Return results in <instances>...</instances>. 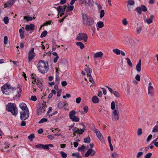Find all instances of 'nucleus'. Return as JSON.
I'll return each instance as SVG.
<instances>
[{
    "instance_id": "obj_58",
    "label": "nucleus",
    "mask_w": 158,
    "mask_h": 158,
    "mask_svg": "<svg viewBox=\"0 0 158 158\" xmlns=\"http://www.w3.org/2000/svg\"><path fill=\"white\" fill-rule=\"evenodd\" d=\"M30 100L34 101H35L37 100V98L35 96H32Z\"/></svg>"
},
{
    "instance_id": "obj_15",
    "label": "nucleus",
    "mask_w": 158,
    "mask_h": 158,
    "mask_svg": "<svg viewBox=\"0 0 158 158\" xmlns=\"http://www.w3.org/2000/svg\"><path fill=\"white\" fill-rule=\"evenodd\" d=\"M25 29L27 31L30 30L34 31L35 29V25L32 24H31L30 25H26L25 26Z\"/></svg>"
},
{
    "instance_id": "obj_28",
    "label": "nucleus",
    "mask_w": 158,
    "mask_h": 158,
    "mask_svg": "<svg viewBox=\"0 0 158 158\" xmlns=\"http://www.w3.org/2000/svg\"><path fill=\"white\" fill-rule=\"evenodd\" d=\"M96 135L97 137L99 139L100 141H102L103 139V137L102 135L100 133V131L98 132V133L96 134Z\"/></svg>"
},
{
    "instance_id": "obj_40",
    "label": "nucleus",
    "mask_w": 158,
    "mask_h": 158,
    "mask_svg": "<svg viewBox=\"0 0 158 158\" xmlns=\"http://www.w3.org/2000/svg\"><path fill=\"white\" fill-rule=\"evenodd\" d=\"M142 134V129L141 128H139L137 131V134L138 136L141 135Z\"/></svg>"
},
{
    "instance_id": "obj_24",
    "label": "nucleus",
    "mask_w": 158,
    "mask_h": 158,
    "mask_svg": "<svg viewBox=\"0 0 158 158\" xmlns=\"http://www.w3.org/2000/svg\"><path fill=\"white\" fill-rule=\"evenodd\" d=\"M142 30V26H138L136 28V32L137 34H139L141 33Z\"/></svg>"
},
{
    "instance_id": "obj_52",
    "label": "nucleus",
    "mask_w": 158,
    "mask_h": 158,
    "mask_svg": "<svg viewBox=\"0 0 158 158\" xmlns=\"http://www.w3.org/2000/svg\"><path fill=\"white\" fill-rule=\"evenodd\" d=\"M122 23L124 25H126L128 23L127 21V19H123L122 20Z\"/></svg>"
},
{
    "instance_id": "obj_33",
    "label": "nucleus",
    "mask_w": 158,
    "mask_h": 158,
    "mask_svg": "<svg viewBox=\"0 0 158 158\" xmlns=\"http://www.w3.org/2000/svg\"><path fill=\"white\" fill-rule=\"evenodd\" d=\"M84 142L86 143H89L90 142V138L89 136L85 138L84 140Z\"/></svg>"
},
{
    "instance_id": "obj_55",
    "label": "nucleus",
    "mask_w": 158,
    "mask_h": 158,
    "mask_svg": "<svg viewBox=\"0 0 158 158\" xmlns=\"http://www.w3.org/2000/svg\"><path fill=\"white\" fill-rule=\"evenodd\" d=\"M135 79L136 80L138 81H140V76L139 74H137L135 77Z\"/></svg>"
},
{
    "instance_id": "obj_47",
    "label": "nucleus",
    "mask_w": 158,
    "mask_h": 158,
    "mask_svg": "<svg viewBox=\"0 0 158 158\" xmlns=\"http://www.w3.org/2000/svg\"><path fill=\"white\" fill-rule=\"evenodd\" d=\"M115 105L114 102L113 101L111 103V108L112 110H114L115 109Z\"/></svg>"
},
{
    "instance_id": "obj_6",
    "label": "nucleus",
    "mask_w": 158,
    "mask_h": 158,
    "mask_svg": "<svg viewBox=\"0 0 158 158\" xmlns=\"http://www.w3.org/2000/svg\"><path fill=\"white\" fill-rule=\"evenodd\" d=\"M75 111L73 110L71 111L69 114V118L72 121L78 122L79 121V118L77 116H75Z\"/></svg>"
},
{
    "instance_id": "obj_43",
    "label": "nucleus",
    "mask_w": 158,
    "mask_h": 158,
    "mask_svg": "<svg viewBox=\"0 0 158 158\" xmlns=\"http://www.w3.org/2000/svg\"><path fill=\"white\" fill-rule=\"evenodd\" d=\"M88 76L89 77V81L91 82L93 85H94V84H95V83L94 80H93L91 75H89V76Z\"/></svg>"
},
{
    "instance_id": "obj_50",
    "label": "nucleus",
    "mask_w": 158,
    "mask_h": 158,
    "mask_svg": "<svg viewBox=\"0 0 158 158\" xmlns=\"http://www.w3.org/2000/svg\"><path fill=\"white\" fill-rule=\"evenodd\" d=\"M35 137V136L34 134H31L28 137V139L31 141L32 140V139Z\"/></svg>"
},
{
    "instance_id": "obj_23",
    "label": "nucleus",
    "mask_w": 158,
    "mask_h": 158,
    "mask_svg": "<svg viewBox=\"0 0 158 158\" xmlns=\"http://www.w3.org/2000/svg\"><path fill=\"white\" fill-rule=\"evenodd\" d=\"M85 70L86 71L87 75L88 76H89V75H91V73L92 72V69H91L89 67L87 66V67L85 69Z\"/></svg>"
},
{
    "instance_id": "obj_13",
    "label": "nucleus",
    "mask_w": 158,
    "mask_h": 158,
    "mask_svg": "<svg viewBox=\"0 0 158 158\" xmlns=\"http://www.w3.org/2000/svg\"><path fill=\"white\" fill-rule=\"evenodd\" d=\"M95 151L92 149H89L85 154L86 157H88L90 155L91 156H93L95 153Z\"/></svg>"
},
{
    "instance_id": "obj_21",
    "label": "nucleus",
    "mask_w": 158,
    "mask_h": 158,
    "mask_svg": "<svg viewBox=\"0 0 158 158\" xmlns=\"http://www.w3.org/2000/svg\"><path fill=\"white\" fill-rule=\"evenodd\" d=\"M18 88L19 89V91L18 92L17 94L16 95V97L19 98L21 95L20 93L22 91V86L20 85H19L18 86Z\"/></svg>"
},
{
    "instance_id": "obj_64",
    "label": "nucleus",
    "mask_w": 158,
    "mask_h": 158,
    "mask_svg": "<svg viewBox=\"0 0 158 158\" xmlns=\"http://www.w3.org/2000/svg\"><path fill=\"white\" fill-rule=\"evenodd\" d=\"M48 144L47 145H44L43 144V146L42 147V148H44L46 149H49V148L48 146Z\"/></svg>"
},
{
    "instance_id": "obj_61",
    "label": "nucleus",
    "mask_w": 158,
    "mask_h": 158,
    "mask_svg": "<svg viewBox=\"0 0 158 158\" xmlns=\"http://www.w3.org/2000/svg\"><path fill=\"white\" fill-rule=\"evenodd\" d=\"M72 131L73 134L77 133V128L76 127H73V129Z\"/></svg>"
},
{
    "instance_id": "obj_5",
    "label": "nucleus",
    "mask_w": 158,
    "mask_h": 158,
    "mask_svg": "<svg viewBox=\"0 0 158 158\" xmlns=\"http://www.w3.org/2000/svg\"><path fill=\"white\" fill-rule=\"evenodd\" d=\"M20 118L21 120H24L29 117V113L28 109L20 112Z\"/></svg>"
},
{
    "instance_id": "obj_17",
    "label": "nucleus",
    "mask_w": 158,
    "mask_h": 158,
    "mask_svg": "<svg viewBox=\"0 0 158 158\" xmlns=\"http://www.w3.org/2000/svg\"><path fill=\"white\" fill-rule=\"evenodd\" d=\"M14 3L13 1L10 0L6 2L4 4V6L5 8L6 7H10Z\"/></svg>"
},
{
    "instance_id": "obj_41",
    "label": "nucleus",
    "mask_w": 158,
    "mask_h": 158,
    "mask_svg": "<svg viewBox=\"0 0 158 158\" xmlns=\"http://www.w3.org/2000/svg\"><path fill=\"white\" fill-rule=\"evenodd\" d=\"M98 26L99 28H102L104 26L103 22L102 21L99 22L98 23Z\"/></svg>"
},
{
    "instance_id": "obj_46",
    "label": "nucleus",
    "mask_w": 158,
    "mask_h": 158,
    "mask_svg": "<svg viewBox=\"0 0 158 158\" xmlns=\"http://www.w3.org/2000/svg\"><path fill=\"white\" fill-rule=\"evenodd\" d=\"M141 65L138 64H137L136 65V70L138 72H139L141 71Z\"/></svg>"
},
{
    "instance_id": "obj_60",
    "label": "nucleus",
    "mask_w": 158,
    "mask_h": 158,
    "mask_svg": "<svg viewBox=\"0 0 158 158\" xmlns=\"http://www.w3.org/2000/svg\"><path fill=\"white\" fill-rule=\"evenodd\" d=\"M60 81V78L58 75H56V81L58 83Z\"/></svg>"
},
{
    "instance_id": "obj_30",
    "label": "nucleus",
    "mask_w": 158,
    "mask_h": 158,
    "mask_svg": "<svg viewBox=\"0 0 158 158\" xmlns=\"http://www.w3.org/2000/svg\"><path fill=\"white\" fill-rule=\"evenodd\" d=\"M152 132L158 133V125H156L153 127Z\"/></svg>"
},
{
    "instance_id": "obj_32",
    "label": "nucleus",
    "mask_w": 158,
    "mask_h": 158,
    "mask_svg": "<svg viewBox=\"0 0 158 158\" xmlns=\"http://www.w3.org/2000/svg\"><path fill=\"white\" fill-rule=\"evenodd\" d=\"M125 59L127 60V62L128 65L131 67L132 66V64L131 61L130 59L129 58H126Z\"/></svg>"
},
{
    "instance_id": "obj_3",
    "label": "nucleus",
    "mask_w": 158,
    "mask_h": 158,
    "mask_svg": "<svg viewBox=\"0 0 158 158\" xmlns=\"http://www.w3.org/2000/svg\"><path fill=\"white\" fill-rule=\"evenodd\" d=\"M6 110L11 112L14 115L16 116L18 113V109L14 104L9 103L6 106Z\"/></svg>"
},
{
    "instance_id": "obj_11",
    "label": "nucleus",
    "mask_w": 158,
    "mask_h": 158,
    "mask_svg": "<svg viewBox=\"0 0 158 158\" xmlns=\"http://www.w3.org/2000/svg\"><path fill=\"white\" fill-rule=\"evenodd\" d=\"M137 12L139 15L142 13V11L143 12H146L147 9L146 7L144 5H142L141 6L137 7L136 8Z\"/></svg>"
},
{
    "instance_id": "obj_2",
    "label": "nucleus",
    "mask_w": 158,
    "mask_h": 158,
    "mask_svg": "<svg viewBox=\"0 0 158 158\" xmlns=\"http://www.w3.org/2000/svg\"><path fill=\"white\" fill-rule=\"evenodd\" d=\"M83 22L85 25L91 26L94 23V20L93 18L88 17L86 14H83L82 15Z\"/></svg>"
},
{
    "instance_id": "obj_8",
    "label": "nucleus",
    "mask_w": 158,
    "mask_h": 158,
    "mask_svg": "<svg viewBox=\"0 0 158 158\" xmlns=\"http://www.w3.org/2000/svg\"><path fill=\"white\" fill-rule=\"evenodd\" d=\"M45 103H42L38 106L37 109V114L38 115L40 114L41 113H43L45 110V108L46 106Z\"/></svg>"
},
{
    "instance_id": "obj_1",
    "label": "nucleus",
    "mask_w": 158,
    "mask_h": 158,
    "mask_svg": "<svg viewBox=\"0 0 158 158\" xmlns=\"http://www.w3.org/2000/svg\"><path fill=\"white\" fill-rule=\"evenodd\" d=\"M37 68L39 72L42 74L46 73L49 70V65L47 61L40 60L38 63Z\"/></svg>"
},
{
    "instance_id": "obj_48",
    "label": "nucleus",
    "mask_w": 158,
    "mask_h": 158,
    "mask_svg": "<svg viewBox=\"0 0 158 158\" xmlns=\"http://www.w3.org/2000/svg\"><path fill=\"white\" fill-rule=\"evenodd\" d=\"M113 94L114 95V96L116 97L119 98L120 97V95L119 93L115 91H114Z\"/></svg>"
},
{
    "instance_id": "obj_34",
    "label": "nucleus",
    "mask_w": 158,
    "mask_h": 158,
    "mask_svg": "<svg viewBox=\"0 0 158 158\" xmlns=\"http://www.w3.org/2000/svg\"><path fill=\"white\" fill-rule=\"evenodd\" d=\"M112 156L114 158H118V154L116 152H114L111 154Z\"/></svg>"
},
{
    "instance_id": "obj_38",
    "label": "nucleus",
    "mask_w": 158,
    "mask_h": 158,
    "mask_svg": "<svg viewBox=\"0 0 158 158\" xmlns=\"http://www.w3.org/2000/svg\"><path fill=\"white\" fill-rule=\"evenodd\" d=\"M23 19H27L28 21H32L33 19V18L31 17L24 16Z\"/></svg>"
},
{
    "instance_id": "obj_45",
    "label": "nucleus",
    "mask_w": 158,
    "mask_h": 158,
    "mask_svg": "<svg viewBox=\"0 0 158 158\" xmlns=\"http://www.w3.org/2000/svg\"><path fill=\"white\" fill-rule=\"evenodd\" d=\"M152 155V153H147L144 156V158H151Z\"/></svg>"
},
{
    "instance_id": "obj_7",
    "label": "nucleus",
    "mask_w": 158,
    "mask_h": 158,
    "mask_svg": "<svg viewBox=\"0 0 158 158\" xmlns=\"http://www.w3.org/2000/svg\"><path fill=\"white\" fill-rule=\"evenodd\" d=\"M77 40L81 41L84 40L85 42H86L88 40V36L85 33H80L78 34L76 38Z\"/></svg>"
},
{
    "instance_id": "obj_39",
    "label": "nucleus",
    "mask_w": 158,
    "mask_h": 158,
    "mask_svg": "<svg viewBox=\"0 0 158 158\" xmlns=\"http://www.w3.org/2000/svg\"><path fill=\"white\" fill-rule=\"evenodd\" d=\"M84 128L79 129L77 128V133L79 134H81L84 132Z\"/></svg>"
},
{
    "instance_id": "obj_18",
    "label": "nucleus",
    "mask_w": 158,
    "mask_h": 158,
    "mask_svg": "<svg viewBox=\"0 0 158 158\" xmlns=\"http://www.w3.org/2000/svg\"><path fill=\"white\" fill-rule=\"evenodd\" d=\"M19 107L20 108L23 110L24 111L28 109L27 108V106L25 104L23 103H21L19 104Z\"/></svg>"
},
{
    "instance_id": "obj_14",
    "label": "nucleus",
    "mask_w": 158,
    "mask_h": 158,
    "mask_svg": "<svg viewBox=\"0 0 158 158\" xmlns=\"http://www.w3.org/2000/svg\"><path fill=\"white\" fill-rule=\"evenodd\" d=\"M66 7V6H60L58 7H55V8L57 10L58 13H59L61 12H64Z\"/></svg>"
},
{
    "instance_id": "obj_19",
    "label": "nucleus",
    "mask_w": 158,
    "mask_h": 158,
    "mask_svg": "<svg viewBox=\"0 0 158 158\" xmlns=\"http://www.w3.org/2000/svg\"><path fill=\"white\" fill-rule=\"evenodd\" d=\"M23 29H24V27H23L22 28L20 29L19 30L20 36L21 39H23L24 37V31L23 30Z\"/></svg>"
},
{
    "instance_id": "obj_57",
    "label": "nucleus",
    "mask_w": 158,
    "mask_h": 158,
    "mask_svg": "<svg viewBox=\"0 0 158 158\" xmlns=\"http://www.w3.org/2000/svg\"><path fill=\"white\" fill-rule=\"evenodd\" d=\"M85 148V147L84 145H82L81 147L78 148V150L79 151H82Z\"/></svg>"
},
{
    "instance_id": "obj_26",
    "label": "nucleus",
    "mask_w": 158,
    "mask_h": 158,
    "mask_svg": "<svg viewBox=\"0 0 158 158\" xmlns=\"http://www.w3.org/2000/svg\"><path fill=\"white\" fill-rule=\"evenodd\" d=\"M88 2L86 4V6H93V2L92 0H88Z\"/></svg>"
},
{
    "instance_id": "obj_59",
    "label": "nucleus",
    "mask_w": 158,
    "mask_h": 158,
    "mask_svg": "<svg viewBox=\"0 0 158 158\" xmlns=\"http://www.w3.org/2000/svg\"><path fill=\"white\" fill-rule=\"evenodd\" d=\"M81 100V99L80 97L77 98L76 99V102L77 103L79 104Z\"/></svg>"
},
{
    "instance_id": "obj_25",
    "label": "nucleus",
    "mask_w": 158,
    "mask_h": 158,
    "mask_svg": "<svg viewBox=\"0 0 158 158\" xmlns=\"http://www.w3.org/2000/svg\"><path fill=\"white\" fill-rule=\"evenodd\" d=\"M76 45L80 47L81 49H83L84 47V44L81 42H79L76 43Z\"/></svg>"
},
{
    "instance_id": "obj_51",
    "label": "nucleus",
    "mask_w": 158,
    "mask_h": 158,
    "mask_svg": "<svg viewBox=\"0 0 158 158\" xmlns=\"http://www.w3.org/2000/svg\"><path fill=\"white\" fill-rule=\"evenodd\" d=\"M73 8L74 6L73 5L68 6L67 7V9L68 10H67V11H72V10H73Z\"/></svg>"
},
{
    "instance_id": "obj_27",
    "label": "nucleus",
    "mask_w": 158,
    "mask_h": 158,
    "mask_svg": "<svg viewBox=\"0 0 158 158\" xmlns=\"http://www.w3.org/2000/svg\"><path fill=\"white\" fill-rule=\"evenodd\" d=\"M92 102L95 103H97L98 102V98L96 96H94L92 98Z\"/></svg>"
},
{
    "instance_id": "obj_22",
    "label": "nucleus",
    "mask_w": 158,
    "mask_h": 158,
    "mask_svg": "<svg viewBox=\"0 0 158 158\" xmlns=\"http://www.w3.org/2000/svg\"><path fill=\"white\" fill-rule=\"evenodd\" d=\"M103 55V53L102 52H98L94 54V58L100 57H102Z\"/></svg>"
},
{
    "instance_id": "obj_63",
    "label": "nucleus",
    "mask_w": 158,
    "mask_h": 158,
    "mask_svg": "<svg viewBox=\"0 0 158 158\" xmlns=\"http://www.w3.org/2000/svg\"><path fill=\"white\" fill-rule=\"evenodd\" d=\"M128 8V10L129 11H132L133 10V8L130 5H127V6Z\"/></svg>"
},
{
    "instance_id": "obj_42",
    "label": "nucleus",
    "mask_w": 158,
    "mask_h": 158,
    "mask_svg": "<svg viewBox=\"0 0 158 158\" xmlns=\"http://www.w3.org/2000/svg\"><path fill=\"white\" fill-rule=\"evenodd\" d=\"M3 21L4 22L5 24H7L9 22V19L8 17H5L3 19Z\"/></svg>"
},
{
    "instance_id": "obj_29",
    "label": "nucleus",
    "mask_w": 158,
    "mask_h": 158,
    "mask_svg": "<svg viewBox=\"0 0 158 158\" xmlns=\"http://www.w3.org/2000/svg\"><path fill=\"white\" fill-rule=\"evenodd\" d=\"M143 152H138L136 155V158H140L143 155Z\"/></svg>"
},
{
    "instance_id": "obj_44",
    "label": "nucleus",
    "mask_w": 158,
    "mask_h": 158,
    "mask_svg": "<svg viewBox=\"0 0 158 158\" xmlns=\"http://www.w3.org/2000/svg\"><path fill=\"white\" fill-rule=\"evenodd\" d=\"M48 121V120L46 118H43L41 119L38 122L40 124L43 123L44 122H46Z\"/></svg>"
},
{
    "instance_id": "obj_20",
    "label": "nucleus",
    "mask_w": 158,
    "mask_h": 158,
    "mask_svg": "<svg viewBox=\"0 0 158 158\" xmlns=\"http://www.w3.org/2000/svg\"><path fill=\"white\" fill-rule=\"evenodd\" d=\"M68 104L67 103H65L64 102H60L58 104V107L60 109L62 108L64 106H67Z\"/></svg>"
},
{
    "instance_id": "obj_49",
    "label": "nucleus",
    "mask_w": 158,
    "mask_h": 158,
    "mask_svg": "<svg viewBox=\"0 0 158 158\" xmlns=\"http://www.w3.org/2000/svg\"><path fill=\"white\" fill-rule=\"evenodd\" d=\"M105 12L103 10H101L100 11V18H102L104 15Z\"/></svg>"
},
{
    "instance_id": "obj_16",
    "label": "nucleus",
    "mask_w": 158,
    "mask_h": 158,
    "mask_svg": "<svg viewBox=\"0 0 158 158\" xmlns=\"http://www.w3.org/2000/svg\"><path fill=\"white\" fill-rule=\"evenodd\" d=\"M154 17L153 15H151L149 18H148L144 20V22L148 24H150L152 23L153 21V19Z\"/></svg>"
},
{
    "instance_id": "obj_4",
    "label": "nucleus",
    "mask_w": 158,
    "mask_h": 158,
    "mask_svg": "<svg viewBox=\"0 0 158 158\" xmlns=\"http://www.w3.org/2000/svg\"><path fill=\"white\" fill-rule=\"evenodd\" d=\"M11 88L9 85L6 84L1 87L2 91L3 94L8 95L10 93Z\"/></svg>"
},
{
    "instance_id": "obj_31",
    "label": "nucleus",
    "mask_w": 158,
    "mask_h": 158,
    "mask_svg": "<svg viewBox=\"0 0 158 158\" xmlns=\"http://www.w3.org/2000/svg\"><path fill=\"white\" fill-rule=\"evenodd\" d=\"M113 51L117 55H119L121 53V51L117 48L113 49Z\"/></svg>"
},
{
    "instance_id": "obj_56",
    "label": "nucleus",
    "mask_w": 158,
    "mask_h": 158,
    "mask_svg": "<svg viewBox=\"0 0 158 158\" xmlns=\"http://www.w3.org/2000/svg\"><path fill=\"white\" fill-rule=\"evenodd\" d=\"M152 135H149L147 138V142L149 141L152 138Z\"/></svg>"
},
{
    "instance_id": "obj_37",
    "label": "nucleus",
    "mask_w": 158,
    "mask_h": 158,
    "mask_svg": "<svg viewBox=\"0 0 158 158\" xmlns=\"http://www.w3.org/2000/svg\"><path fill=\"white\" fill-rule=\"evenodd\" d=\"M61 157L63 158H65L67 157V155L63 151H61L60 152Z\"/></svg>"
},
{
    "instance_id": "obj_12",
    "label": "nucleus",
    "mask_w": 158,
    "mask_h": 158,
    "mask_svg": "<svg viewBox=\"0 0 158 158\" xmlns=\"http://www.w3.org/2000/svg\"><path fill=\"white\" fill-rule=\"evenodd\" d=\"M34 49L33 48L29 51L28 53V61L30 62L35 57Z\"/></svg>"
},
{
    "instance_id": "obj_62",
    "label": "nucleus",
    "mask_w": 158,
    "mask_h": 158,
    "mask_svg": "<svg viewBox=\"0 0 158 158\" xmlns=\"http://www.w3.org/2000/svg\"><path fill=\"white\" fill-rule=\"evenodd\" d=\"M47 137L49 139L51 140H52L54 138V136L53 135H48L47 136Z\"/></svg>"
},
{
    "instance_id": "obj_53",
    "label": "nucleus",
    "mask_w": 158,
    "mask_h": 158,
    "mask_svg": "<svg viewBox=\"0 0 158 158\" xmlns=\"http://www.w3.org/2000/svg\"><path fill=\"white\" fill-rule=\"evenodd\" d=\"M83 109L84 110V112H83V114H85L86 113L88 110V108L87 106H85L84 107Z\"/></svg>"
},
{
    "instance_id": "obj_36",
    "label": "nucleus",
    "mask_w": 158,
    "mask_h": 158,
    "mask_svg": "<svg viewBox=\"0 0 158 158\" xmlns=\"http://www.w3.org/2000/svg\"><path fill=\"white\" fill-rule=\"evenodd\" d=\"M47 31H44L41 34L40 37L41 38H43L45 37L47 34Z\"/></svg>"
},
{
    "instance_id": "obj_9",
    "label": "nucleus",
    "mask_w": 158,
    "mask_h": 158,
    "mask_svg": "<svg viewBox=\"0 0 158 158\" xmlns=\"http://www.w3.org/2000/svg\"><path fill=\"white\" fill-rule=\"evenodd\" d=\"M112 119L113 121L118 120L119 118V112L118 110H115L112 112Z\"/></svg>"
},
{
    "instance_id": "obj_10",
    "label": "nucleus",
    "mask_w": 158,
    "mask_h": 158,
    "mask_svg": "<svg viewBox=\"0 0 158 158\" xmlns=\"http://www.w3.org/2000/svg\"><path fill=\"white\" fill-rule=\"evenodd\" d=\"M148 94L151 96H153L154 94V88L152 85L151 82L149 83L148 87Z\"/></svg>"
},
{
    "instance_id": "obj_35",
    "label": "nucleus",
    "mask_w": 158,
    "mask_h": 158,
    "mask_svg": "<svg viewBox=\"0 0 158 158\" xmlns=\"http://www.w3.org/2000/svg\"><path fill=\"white\" fill-rule=\"evenodd\" d=\"M127 5L133 6L135 4V2L133 0H128L127 2Z\"/></svg>"
},
{
    "instance_id": "obj_54",
    "label": "nucleus",
    "mask_w": 158,
    "mask_h": 158,
    "mask_svg": "<svg viewBox=\"0 0 158 158\" xmlns=\"http://www.w3.org/2000/svg\"><path fill=\"white\" fill-rule=\"evenodd\" d=\"M8 42V37L6 36H5L4 37V43L6 44H7Z\"/></svg>"
}]
</instances>
